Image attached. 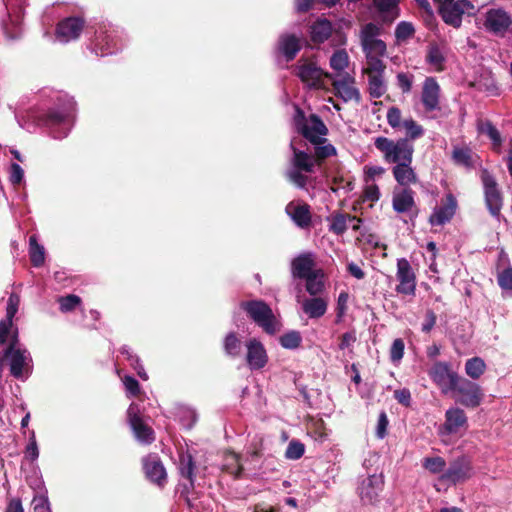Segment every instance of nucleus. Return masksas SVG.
<instances>
[{
    "instance_id": "1",
    "label": "nucleus",
    "mask_w": 512,
    "mask_h": 512,
    "mask_svg": "<svg viewBox=\"0 0 512 512\" xmlns=\"http://www.w3.org/2000/svg\"><path fill=\"white\" fill-rule=\"evenodd\" d=\"M20 297L16 293H11L6 308V317L0 321V344L9 342L4 351V357L8 361L9 370L13 377L25 380L32 373V358L29 351L22 347L18 339L17 329L13 332L10 339L8 335L13 326V318L18 311Z\"/></svg>"
},
{
    "instance_id": "2",
    "label": "nucleus",
    "mask_w": 512,
    "mask_h": 512,
    "mask_svg": "<svg viewBox=\"0 0 512 512\" xmlns=\"http://www.w3.org/2000/svg\"><path fill=\"white\" fill-rule=\"evenodd\" d=\"M290 148L293 155L289 161V168L285 172V176L289 182L300 189L306 188L308 182V174L313 173L316 165L314 156L296 147V140L292 139Z\"/></svg>"
},
{
    "instance_id": "3",
    "label": "nucleus",
    "mask_w": 512,
    "mask_h": 512,
    "mask_svg": "<svg viewBox=\"0 0 512 512\" xmlns=\"http://www.w3.org/2000/svg\"><path fill=\"white\" fill-rule=\"evenodd\" d=\"M240 308L266 334L274 335L281 330L282 324L271 307L263 300L242 301Z\"/></svg>"
},
{
    "instance_id": "4",
    "label": "nucleus",
    "mask_w": 512,
    "mask_h": 512,
    "mask_svg": "<svg viewBox=\"0 0 512 512\" xmlns=\"http://www.w3.org/2000/svg\"><path fill=\"white\" fill-rule=\"evenodd\" d=\"M374 146L382 153L385 162L389 164L397 165L413 161L414 145L408 139L392 140L379 136L374 139Z\"/></svg>"
},
{
    "instance_id": "5",
    "label": "nucleus",
    "mask_w": 512,
    "mask_h": 512,
    "mask_svg": "<svg viewBox=\"0 0 512 512\" xmlns=\"http://www.w3.org/2000/svg\"><path fill=\"white\" fill-rule=\"evenodd\" d=\"M386 64L382 59H370L362 68L363 74L367 77V92L371 98H381L388 90L385 79Z\"/></svg>"
},
{
    "instance_id": "6",
    "label": "nucleus",
    "mask_w": 512,
    "mask_h": 512,
    "mask_svg": "<svg viewBox=\"0 0 512 512\" xmlns=\"http://www.w3.org/2000/svg\"><path fill=\"white\" fill-rule=\"evenodd\" d=\"M73 111L74 103L69 100L63 109H51L44 115L43 122L49 127L53 138L61 139L68 135L72 126Z\"/></svg>"
},
{
    "instance_id": "7",
    "label": "nucleus",
    "mask_w": 512,
    "mask_h": 512,
    "mask_svg": "<svg viewBox=\"0 0 512 512\" xmlns=\"http://www.w3.org/2000/svg\"><path fill=\"white\" fill-rule=\"evenodd\" d=\"M295 75L309 89H320L323 87V77L333 79V75L324 72L318 63L310 58L301 57L293 69Z\"/></svg>"
},
{
    "instance_id": "8",
    "label": "nucleus",
    "mask_w": 512,
    "mask_h": 512,
    "mask_svg": "<svg viewBox=\"0 0 512 512\" xmlns=\"http://www.w3.org/2000/svg\"><path fill=\"white\" fill-rule=\"evenodd\" d=\"M450 392L454 394L455 401L466 408H477L484 399L480 385L461 376Z\"/></svg>"
},
{
    "instance_id": "9",
    "label": "nucleus",
    "mask_w": 512,
    "mask_h": 512,
    "mask_svg": "<svg viewBox=\"0 0 512 512\" xmlns=\"http://www.w3.org/2000/svg\"><path fill=\"white\" fill-rule=\"evenodd\" d=\"M379 35L380 27L374 23H367L361 28L360 42L366 62L370 59H381L386 54V44L378 38Z\"/></svg>"
},
{
    "instance_id": "10",
    "label": "nucleus",
    "mask_w": 512,
    "mask_h": 512,
    "mask_svg": "<svg viewBox=\"0 0 512 512\" xmlns=\"http://www.w3.org/2000/svg\"><path fill=\"white\" fill-rule=\"evenodd\" d=\"M481 181L484 188L485 204L490 214L499 220L503 206L502 194L494 176L486 169L481 172Z\"/></svg>"
},
{
    "instance_id": "11",
    "label": "nucleus",
    "mask_w": 512,
    "mask_h": 512,
    "mask_svg": "<svg viewBox=\"0 0 512 512\" xmlns=\"http://www.w3.org/2000/svg\"><path fill=\"white\" fill-rule=\"evenodd\" d=\"M473 475V466L468 456L461 455L450 462L448 468L440 476V481L450 484L465 482Z\"/></svg>"
},
{
    "instance_id": "12",
    "label": "nucleus",
    "mask_w": 512,
    "mask_h": 512,
    "mask_svg": "<svg viewBox=\"0 0 512 512\" xmlns=\"http://www.w3.org/2000/svg\"><path fill=\"white\" fill-rule=\"evenodd\" d=\"M127 420L138 442L147 445L151 444L155 440L154 431L142 419L138 404H130L127 410Z\"/></svg>"
},
{
    "instance_id": "13",
    "label": "nucleus",
    "mask_w": 512,
    "mask_h": 512,
    "mask_svg": "<svg viewBox=\"0 0 512 512\" xmlns=\"http://www.w3.org/2000/svg\"><path fill=\"white\" fill-rule=\"evenodd\" d=\"M396 279L399 284L395 290L398 294L414 297L416 294V274L406 258L397 260Z\"/></svg>"
},
{
    "instance_id": "14",
    "label": "nucleus",
    "mask_w": 512,
    "mask_h": 512,
    "mask_svg": "<svg viewBox=\"0 0 512 512\" xmlns=\"http://www.w3.org/2000/svg\"><path fill=\"white\" fill-rule=\"evenodd\" d=\"M383 486L384 480L381 474H373L363 478L357 488L362 503L375 504L379 500Z\"/></svg>"
},
{
    "instance_id": "15",
    "label": "nucleus",
    "mask_w": 512,
    "mask_h": 512,
    "mask_svg": "<svg viewBox=\"0 0 512 512\" xmlns=\"http://www.w3.org/2000/svg\"><path fill=\"white\" fill-rule=\"evenodd\" d=\"M429 376L432 381L439 386L443 393H449L460 375L450 369L446 362H436L429 370Z\"/></svg>"
},
{
    "instance_id": "16",
    "label": "nucleus",
    "mask_w": 512,
    "mask_h": 512,
    "mask_svg": "<svg viewBox=\"0 0 512 512\" xmlns=\"http://www.w3.org/2000/svg\"><path fill=\"white\" fill-rule=\"evenodd\" d=\"M296 125L297 130L311 143L324 138L328 132L324 122L316 114H311L307 120L297 121Z\"/></svg>"
},
{
    "instance_id": "17",
    "label": "nucleus",
    "mask_w": 512,
    "mask_h": 512,
    "mask_svg": "<svg viewBox=\"0 0 512 512\" xmlns=\"http://www.w3.org/2000/svg\"><path fill=\"white\" fill-rule=\"evenodd\" d=\"M474 6L468 0L452 1L440 9V14L445 23L453 27H460L462 23V15L470 12Z\"/></svg>"
},
{
    "instance_id": "18",
    "label": "nucleus",
    "mask_w": 512,
    "mask_h": 512,
    "mask_svg": "<svg viewBox=\"0 0 512 512\" xmlns=\"http://www.w3.org/2000/svg\"><path fill=\"white\" fill-rule=\"evenodd\" d=\"M511 23L510 15L503 9H490L485 14L484 27L495 35L503 36Z\"/></svg>"
},
{
    "instance_id": "19",
    "label": "nucleus",
    "mask_w": 512,
    "mask_h": 512,
    "mask_svg": "<svg viewBox=\"0 0 512 512\" xmlns=\"http://www.w3.org/2000/svg\"><path fill=\"white\" fill-rule=\"evenodd\" d=\"M84 28L80 17H68L60 21L56 28V38L61 43H68L79 38Z\"/></svg>"
},
{
    "instance_id": "20",
    "label": "nucleus",
    "mask_w": 512,
    "mask_h": 512,
    "mask_svg": "<svg viewBox=\"0 0 512 512\" xmlns=\"http://www.w3.org/2000/svg\"><path fill=\"white\" fill-rule=\"evenodd\" d=\"M332 86L335 91V95L341 98L344 102H360V91L355 86V78L350 74L345 73L340 79L333 80Z\"/></svg>"
},
{
    "instance_id": "21",
    "label": "nucleus",
    "mask_w": 512,
    "mask_h": 512,
    "mask_svg": "<svg viewBox=\"0 0 512 512\" xmlns=\"http://www.w3.org/2000/svg\"><path fill=\"white\" fill-rule=\"evenodd\" d=\"M440 86L433 77H427L422 86L421 102L426 112L440 110Z\"/></svg>"
},
{
    "instance_id": "22",
    "label": "nucleus",
    "mask_w": 512,
    "mask_h": 512,
    "mask_svg": "<svg viewBox=\"0 0 512 512\" xmlns=\"http://www.w3.org/2000/svg\"><path fill=\"white\" fill-rule=\"evenodd\" d=\"M246 362L251 370H260L268 362V355L262 342L251 338L246 342Z\"/></svg>"
},
{
    "instance_id": "23",
    "label": "nucleus",
    "mask_w": 512,
    "mask_h": 512,
    "mask_svg": "<svg viewBox=\"0 0 512 512\" xmlns=\"http://www.w3.org/2000/svg\"><path fill=\"white\" fill-rule=\"evenodd\" d=\"M143 468L146 477L159 487L164 486L167 479V473L162 461L156 454H150L143 459Z\"/></svg>"
},
{
    "instance_id": "24",
    "label": "nucleus",
    "mask_w": 512,
    "mask_h": 512,
    "mask_svg": "<svg viewBox=\"0 0 512 512\" xmlns=\"http://www.w3.org/2000/svg\"><path fill=\"white\" fill-rule=\"evenodd\" d=\"M119 49L120 47L118 46L114 31L105 30L96 32L93 41V52L97 56L110 55L117 52Z\"/></svg>"
},
{
    "instance_id": "25",
    "label": "nucleus",
    "mask_w": 512,
    "mask_h": 512,
    "mask_svg": "<svg viewBox=\"0 0 512 512\" xmlns=\"http://www.w3.org/2000/svg\"><path fill=\"white\" fill-rule=\"evenodd\" d=\"M457 201L452 194L447 195L445 203L434 208L429 217L432 226H443L448 223L456 213Z\"/></svg>"
},
{
    "instance_id": "26",
    "label": "nucleus",
    "mask_w": 512,
    "mask_h": 512,
    "mask_svg": "<svg viewBox=\"0 0 512 512\" xmlns=\"http://www.w3.org/2000/svg\"><path fill=\"white\" fill-rule=\"evenodd\" d=\"M285 211L297 227L301 229L310 227L312 216L308 204L291 201L286 205Z\"/></svg>"
},
{
    "instance_id": "27",
    "label": "nucleus",
    "mask_w": 512,
    "mask_h": 512,
    "mask_svg": "<svg viewBox=\"0 0 512 512\" xmlns=\"http://www.w3.org/2000/svg\"><path fill=\"white\" fill-rule=\"evenodd\" d=\"M468 419L463 409L450 407L445 412V421L442 425L443 433L451 435L458 433L462 428H467Z\"/></svg>"
},
{
    "instance_id": "28",
    "label": "nucleus",
    "mask_w": 512,
    "mask_h": 512,
    "mask_svg": "<svg viewBox=\"0 0 512 512\" xmlns=\"http://www.w3.org/2000/svg\"><path fill=\"white\" fill-rule=\"evenodd\" d=\"M315 256L312 252H304L291 262V273L294 278L304 279L317 272L314 270Z\"/></svg>"
},
{
    "instance_id": "29",
    "label": "nucleus",
    "mask_w": 512,
    "mask_h": 512,
    "mask_svg": "<svg viewBox=\"0 0 512 512\" xmlns=\"http://www.w3.org/2000/svg\"><path fill=\"white\" fill-rule=\"evenodd\" d=\"M400 0H373V6L383 22L391 23L400 15Z\"/></svg>"
},
{
    "instance_id": "30",
    "label": "nucleus",
    "mask_w": 512,
    "mask_h": 512,
    "mask_svg": "<svg viewBox=\"0 0 512 512\" xmlns=\"http://www.w3.org/2000/svg\"><path fill=\"white\" fill-rule=\"evenodd\" d=\"M301 49L300 38L294 34H283L278 41V50L287 62L292 61Z\"/></svg>"
},
{
    "instance_id": "31",
    "label": "nucleus",
    "mask_w": 512,
    "mask_h": 512,
    "mask_svg": "<svg viewBox=\"0 0 512 512\" xmlns=\"http://www.w3.org/2000/svg\"><path fill=\"white\" fill-rule=\"evenodd\" d=\"M413 191L409 188H403L400 191H394L392 197V206L397 213L409 212L415 205Z\"/></svg>"
},
{
    "instance_id": "32",
    "label": "nucleus",
    "mask_w": 512,
    "mask_h": 512,
    "mask_svg": "<svg viewBox=\"0 0 512 512\" xmlns=\"http://www.w3.org/2000/svg\"><path fill=\"white\" fill-rule=\"evenodd\" d=\"M392 174L396 182L404 187L417 182V175L412 168V162H403L394 165Z\"/></svg>"
},
{
    "instance_id": "33",
    "label": "nucleus",
    "mask_w": 512,
    "mask_h": 512,
    "mask_svg": "<svg viewBox=\"0 0 512 512\" xmlns=\"http://www.w3.org/2000/svg\"><path fill=\"white\" fill-rule=\"evenodd\" d=\"M328 303L321 297H313L303 301L302 309L309 318L318 319L327 311Z\"/></svg>"
},
{
    "instance_id": "34",
    "label": "nucleus",
    "mask_w": 512,
    "mask_h": 512,
    "mask_svg": "<svg viewBox=\"0 0 512 512\" xmlns=\"http://www.w3.org/2000/svg\"><path fill=\"white\" fill-rule=\"evenodd\" d=\"M331 33L332 24L327 19H319L310 27V36L314 43L325 42L331 36Z\"/></svg>"
},
{
    "instance_id": "35",
    "label": "nucleus",
    "mask_w": 512,
    "mask_h": 512,
    "mask_svg": "<svg viewBox=\"0 0 512 512\" xmlns=\"http://www.w3.org/2000/svg\"><path fill=\"white\" fill-rule=\"evenodd\" d=\"M475 87L477 90L485 92L489 96L499 95L497 82L491 73H483L475 82Z\"/></svg>"
},
{
    "instance_id": "36",
    "label": "nucleus",
    "mask_w": 512,
    "mask_h": 512,
    "mask_svg": "<svg viewBox=\"0 0 512 512\" xmlns=\"http://www.w3.org/2000/svg\"><path fill=\"white\" fill-rule=\"evenodd\" d=\"M314 145V158L316 162H321L326 158L335 156L336 148L328 142L326 138H322L312 143Z\"/></svg>"
},
{
    "instance_id": "37",
    "label": "nucleus",
    "mask_w": 512,
    "mask_h": 512,
    "mask_svg": "<svg viewBox=\"0 0 512 512\" xmlns=\"http://www.w3.org/2000/svg\"><path fill=\"white\" fill-rule=\"evenodd\" d=\"M195 462L189 453H182L179 457V471L182 477L189 480L190 486H194Z\"/></svg>"
},
{
    "instance_id": "38",
    "label": "nucleus",
    "mask_w": 512,
    "mask_h": 512,
    "mask_svg": "<svg viewBox=\"0 0 512 512\" xmlns=\"http://www.w3.org/2000/svg\"><path fill=\"white\" fill-rule=\"evenodd\" d=\"M29 255L34 267H40L45 261V249L37 242L35 235L29 238Z\"/></svg>"
},
{
    "instance_id": "39",
    "label": "nucleus",
    "mask_w": 512,
    "mask_h": 512,
    "mask_svg": "<svg viewBox=\"0 0 512 512\" xmlns=\"http://www.w3.org/2000/svg\"><path fill=\"white\" fill-rule=\"evenodd\" d=\"M479 132L489 137L492 142L493 149L500 151L502 146V137L498 129L490 121H486L479 126Z\"/></svg>"
},
{
    "instance_id": "40",
    "label": "nucleus",
    "mask_w": 512,
    "mask_h": 512,
    "mask_svg": "<svg viewBox=\"0 0 512 512\" xmlns=\"http://www.w3.org/2000/svg\"><path fill=\"white\" fill-rule=\"evenodd\" d=\"M223 348L230 357H238L241 353L242 343L235 332H229L224 339Z\"/></svg>"
},
{
    "instance_id": "41",
    "label": "nucleus",
    "mask_w": 512,
    "mask_h": 512,
    "mask_svg": "<svg viewBox=\"0 0 512 512\" xmlns=\"http://www.w3.org/2000/svg\"><path fill=\"white\" fill-rule=\"evenodd\" d=\"M120 352H121V354H123L126 357V359L129 361L130 365L137 372L138 376L142 380H147L148 375L145 372L144 367L141 364L139 357L136 354H134L132 352V350L126 345L121 347Z\"/></svg>"
},
{
    "instance_id": "42",
    "label": "nucleus",
    "mask_w": 512,
    "mask_h": 512,
    "mask_svg": "<svg viewBox=\"0 0 512 512\" xmlns=\"http://www.w3.org/2000/svg\"><path fill=\"white\" fill-rule=\"evenodd\" d=\"M426 60L437 71L443 70V64L445 62V57L438 45H436V44L429 45L427 55H426Z\"/></svg>"
},
{
    "instance_id": "43",
    "label": "nucleus",
    "mask_w": 512,
    "mask_h": 512,
    "mask_svg": "<svg viewBox=\"0 0 512 512\" xmlns=\"http://www.w3.org/2000/svg\"><path fill=\"white\" fill-rule=\"evenodd\" d=\"M486 368L485 362L479 357L468 359L465 363V372L471 379H479Z\"/></svg>"
},
{
    "instance_id": "44",
    "label": "nucleus",
    "mask_w": 512,
    "mask_h": 512,
    "mask_svg": "<svg viewBox=\"0 0 512 512\" xmlns=\"http://www.w3.org/2000/svg\"><path fill=\"white\" fill-rule=\"evenodd\" d=\"M402 126L406 130V136L402 139H408L410 143L424 135L423 127L412 118L405 119L402 122Z\"/></svg>"
},
{
    "instance_id": "45",
    "label": "nucleus",
    "mask_w": 512,
    "mask_h": 512,
    "mask_svg": "<svg viewBox=\"0 0 512 512\" xmlns=\"http://www.w3.org/2000/svg\"><path fill=\"white\" fill-rule=\"evenodd\" d=\"M279 343L285 349L295 350L300 347L302 336L299 331L291 330L280 336Z\"/></svg>"
},
{
    "instance_id": "46",
    "label": "nucleus",
    "mask_w": 512,
    "mask_h": 512,
    "mask_svg": "<svg viewBox=\"0 0 512 512\" xmlns=\"http://www.w3.org/2000/svg\"><path fill=\"white\" fill-rule=\"evenodd\" d=\"M330 67L336 72L344 71L349 64V56L344 49L335 51L330 57Z\"/></svg>"
},
{
    "instance_id": "47",
    "label": "nucleus",
    "mask_w": 512,
    "mask_h": 512,
    "mask_svg": "<svg viewBox=\"0 0 512 512\" xmlns=\"http://www.w3.org/2000/svg\"><path fill=\"white\" fill-rule=\"evenodd\" d=\"M422 466L432 474L444 473L446 461L440 456L425 457Z\"/></svg>"
},
{
    "instance_id": "48",
    "label": "nucleus",
    "mask_w": 512,
    "mask_h": 512,
    "mask_svg": "<svg viewBox=\"0 0 512 512\" xmlns=\"http://www.w3.org/2000/svg\"><path fill=\"white\" fill-rule=\"evenodd\" d=\"M329 230L336 235H342L348 228V215L338 213L330 219Z\"/></svg>"
},
{
    "instance_id": "49",
    "label": "nucleus",
    "mask_w": 512,
    "mask_h": 512,
    "mask_svg": "<svg viewBox=\"0 0 512 512\" xmlns=\"http://www.w3.org/2000/svg\"><path fill=\"white\" fill-rule=\"evenodd\" d=\"M319 273L320 270H317V272L310 275L308 278H304L306 280V290L312 296L318 295L324 288L323 282L317 279Z\"/></svg>"
},
{
    "instance_id": "50",
    "label": "nucleus",
    "mask_w": 512,
    "mask_h": 512,
    "mask_svg": "<svg viewBox=\"0 0 512 512\" xmlns=\"http://www.w3.org/2000/svg\"><path fill=\"white\" fill-rule=\"evenodd\" d=\"M452 158L455 163L469 167L472 164L471 151L468 148L456 147L453 150Z\"/></svg>"
},
{
    "instance_id": "51",
    "label": "nucleus",
    "mask_w": 512,
    "mask_h": 512,
    "mask_svg": "<svg viewBox=\"0 0 512 512\" xmlns=\"http://www.w3.org/2000/svg\"><path fill=\"white\" fill-rule=\"evenodd\" d=\"M305 452L304 445L299 441H291L286 449L285 456L287 459L297 460L300 459Z\"/></svg>"
},
{
    "instance_id": "52",
    "label": "nucleus",
    "mask_w": 512,
    "mask_h": 512,
    "mask_svg": "<svg viewBox=\"0 0 512 512\" xmlns=\"http://www.w3.org/2000/svg\"><path fill=\"white\" fill-rule=\"evenodd\" d=\"M81 302L79 296L70 294L65 297L59 298L60 310L62 312H69L74 310Z\"/></svg>"
},
{
    "instance_id": "53",
    "label": "nucleus",
    "mask_w": 512,
    "mask_h": 512,
    "mask_svg": "<svg viewBox=\"0 0 512 512\" xmlns=\"http://www.w3.org/2000/svg\"><path fill=\"white\" fill-rule=\"evenodd\" d=\"M397 86L400 88L402 93L407 94L411 91L414 76L410 73L400 72L396 76Z\"/></svg>"
},
{
    "instance_id": "54",
    "label": "nucleus",
    "mask_w": 512,
    "mask_h": 512,
    "mask_svg": "<svg viewBox=\"0 0 512 512\" xmlns=\"http://www.w3.org/2000/svg\"><path fill=\"white\" fill-rule=\"evenodd\" d=\"M414 31L412 23L401 21L396 26L395 36L398 40H406L414 34Z\"/></svg>"
},
{
    "instance_id": "55",
    "label": "nucleus",
    "mask_w": 512,
    "mask_h": 512,
    "mask_svg": "<svg viewBox=\"0 0 512 512\" xmlns=\"http://www.w3.org/2000/svg\"><path fill=\"white\" fill-rule=\"evenodd\" d=\"M497 282L503 290H512V267H507L498 273Z\"/></svg>"
},
{
    "instance_id": "56",
    "label": "nucleus",
    "mask_w": 512,
    "mask_h": 512,
    "mask_svg": "<svg viewBox=\"0 0 512 512\" xmlns=\"http://www.w3.org/2000/svg\"><path fill=\"white\" fill-rule=\"evenodd\" d=\"M404 348L403 340L400 338L395 339L390 348V359L393 362L400 361L404 355Z\"/></svg>"
},
{
    "instance_id": "57",
    "label": "nucleus",
    "mask_w": 512,
    "mask_h": 512,
    "mask_svg": "<svg viewBox=\"0 0 512 512\" xmlns=\"http://www.w3.org/2000/svg\"><path fill=\"white\" fill-rule=\"evenodd\" d=\"M34 512H51L49 501L46 495H35L32 500Z\"/></svg>"
},
{
    "instance_id": "58",
    "label": "nucleus",
    "mask_w": 512,
    "mask_h": 512,
    "mask_svg": "<svg viewBox=\"0 0 512 512\" xmlns=\"http://www.w3.org/2000/svg\"><path fill=\"white\" fill-rule=\"evenodd\" d=\"M387 122L393 129L399 128L402 125L401 122V110L396 107H390L387 111Z\"/></svg>"
},
{
    "instance_id": "59",
    "label": "nucleus",
    "mask_w": 512,
    "mask_h": 512,
    "mask_svg": "<svg viewBox=\"0 0 512 512\" xmlns=\"http://www.w3.org/2000/svg\"><path fill=\"white\" fill-rule=\"evenodd\" d=\"M24 179V170L17 163H11L9 170V181L12 185H19Z\"/></svg>"
},
{
    "instance_id": "60",
    "label": "nucleus",
    "mask_w": 512,
    "mask_h": 512,
    "mask_svg": "<svg viewBox=\"0 0 512 512\" xmlns=\"http://www.w3.org/2000/svg\"><path fill=\"white\" fill-rule=\"evenodd\" d=\"M357 337L354 331L345 332L340 339L339 349L352 351L353 344L356 342Z\"/></svg>"
},
{
    "instance_id": "61",
    "label": "nucleus",
    "mask_w": 512,
    "mask_h": 512,
    "mask_svg": "<svg viewBox=\"0 0 512 512\" xmlns=\"http://www.w3.org/2000/svg\"><path fill=\"white\" fill-rule=\"evenodd\" d=\"M437 316L431 309L426 311L424 322L422 323L421 330L424 333H429L436 324Z\"/></svg>"
},
{
    "instance_id": "62",
    "label": "nucleus",
    "mask_w": 512,
    "mask_h": 512,
    "mask_svg": "<svg viewBox=\"0 0 512 512\" xmlns=\"http://www.w3.org/2000/svg\"><path fill=\"white\" fill-rule=\"evenodd\" d=\"M123 384H124L127 392L131 396H136L140 391V386H139L138 381L132 376L126 375L123 378Z\"/></svg>"
},
{
    "instance_id": "63",
    "label": "nucleus",
    "mask_w": 512,
    "mask_h": 512,
    "mask_svg": "<svg viewBox=\"0 0 512 512\" xmlns=\"http://www.w3.org/2000/svg\"><path fill=\"white\" fill-rule=\"evenodd\" d=\"M349 295L347 292H341L337 299V318L340 320L347 310V303H348Z\"/></svg>"
},
{
    "instance_id": "64",
    "label": "nucleus",
    "mask_w": 512,
    "mask_h": 512,
    "mask_svg": "<svg viewBox=\"0 0 512 512\" xmlns=\"http://www.w3.org/2000/svg\"><path fill=\"white\" fill-rule=\"evenodd\" d=\"M394 398L398 401V403L406 407L410 406L411 404V393L407 388L395 390Z\"/></svg>"
}]
</instances>
